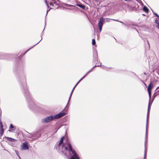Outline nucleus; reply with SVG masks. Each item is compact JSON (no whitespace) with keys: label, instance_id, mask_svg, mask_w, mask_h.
Returning <instances> with one entry per match:
<instances>
[{"label":"nucleus","instance_id":"1","mask_svg":"<svg viewBox=\"0 0 159 159\" xmlns=\"http://www.w3.org/2000/svg\"><path fill=\"white\" fill-rule=\"evenodd\" d=\"M64 137L61 138L59 143L56 146V149L60 153L67 156L69 152L71 156L70 159H80L78 155L75 151L73 149L71 144L68 141L63 143Z\"/></svg>","mask_w":159,"mask_h":159},{"label":"nucleus","instance_id":"2","mask_svg":"<svg viewBox=\"0 0 159 159\" xmlns=\"http://www.w3.org/2000/svg\"><path fill=\"white\" fill-rule=\"evenodd\" d=\"M153 84L152 82H151L149 84L148 86V93L149 98V101L148 105V113H147V122H146V134H145V150H146V145L147 144V130H148V116L149 115V110L150 109V99L151 98V90L153 88Z\"/></svg>","mask_w":159,"mask_h":159},{"label":"nucleus","instance_id":"3","mask_svg":"<svg viewBox=\"0 0 159 159\" xmlns=\"http://www.w3.org/2000/svg\"><path fill=\"white\" fill-rule=\"evenodd\" d=\"M53 116H51L42 119V121L43 123H46L50 121L53 120Z\"/></svg>","mask_w":159,"mask_h":159},{"label":"nucleus","instance_id":"4","mask_svg":"<svg viewBox=\"0 0 159 159\" xmlns=\"http://www.w3.org/2000/svg\"><path fill=\"white\" fill-rule=\"evenodd\" d=\"M103 23L104 18H103V17H102L100 18L99 20L98 23V25L99 28V30L100 32H101L102 30V27L103 24Z\"/></svg>","mask_w":159,"mask_h":159},{"label":"nucleus","instance_id":"5","mask_svg":"<svg viewBox=\"0 0 159 159\" xmlns=\"http://www.w3.org/2000/svg\"><path fill=\"white\" fill-rule=\"evenodd\" d=\"M66 114V113L63 112L61 111L58 114L54 116H53V120H54L55 119H58L61 117L65 116Z\"/></svg>","mask_w":159,"mask_h":159},{"label":"nucleus","instance_id":"6","mask_svg":"<svg viewBox=\"0 0 159 159\" xmlns=\"http://www.w3.org/2000/svg\"><path fill=\"white\" fill-rule=\"evenodd\" d=\"M29 148V147L28 144L26 142L23 143L21 147V150H26Z\"/></svg>","mask_w":159,"mask_h":159},{"label":"nucleus","instance_id":"7","mask_svg":"<svg viewBox=\"0 0 159 159\" xmlns=\"http://www.w3.org/2000/svg\"><path fill=\"white\" fill-rule=\"evenodd\" d=\"M159 95V90L156 91L155 93L153 94L152 97L153 98V99L151 103H150V107H151V104H152V103L154 100V99L155 98L157 95Z\"/></svg>","mask_w":159,"mask_h":159},{"label":"nucleus","instance_id":"8","mask_svg":"<svg viewBox=\"0 0 159 159\" xmlns=\"http://www.w3.org/2000/svg\"><path fill=\"white\" fill-rule=\"evenodd\" d=\"M73 91V90H72V91H71V93L70 95V96L69 99V100H68V101L67 104V105H66V107L64 109V110H66V109H68V108L69 107H68V104L69 102H70V99H71V97L72 95V94Z\"/></svg>","mask_w":159,"mask_h":159},{"label":"nucleus","instance_id":"9","mask_svg":"<svg viewBox=\"0 0 159 159\" xmlns=\"http://www.w3.org/2000/svg\"><path fill=\"white\" fill-rule=\"evenodd\" d=\"M73 91V90H72V91H71V93L70 95V96L69 99V100H68V101L67 104V105H66V107L64 109V110H66V109H68V108L69 107H68V104L69 102H70V99H71V97L72 95V94Z\"/></svg>","mask_w":159,"mask_h":159},{"label":"nucleus","instance_id":"10","mask_svg":"<svg viewBox=\"0 0 159 159\" xmlns=\"http://www.w3.org/2000/svg\"><path fill=\"white\" fill-rule=\"evenodd\" d=\"M93 57L95 60L98 59V53L97 50H95L93 52Z\"/></svg>","mask_w":159,"mask_h":159},{"label":"nucleus","instance_id":"11","mask_svg":"<svg viewBox=\"0 0 159 159\" xmlns=\"http://www.w3.org/2000/svg\"><path fill=\"white\" fill-rule=\"evenodd\" d=\"M14 128V127L13 126L12 124H11L10 125V126L9 128V129L8 131L10 132H13L15 130V129H11V128Z\"/></svg>","mask_w":159,"mask_h":159},{"label":"nucleus","instance_id":"12","mask_svg":"<svg viewBox=\"0 0 159 159\" xmlns=\"http://www.w3.org/2000/svg\"><path fill=\"white\" fill-rule=\"evenodd\" d=\"M100 66L99 65H95L94 66H93L91 70H90L89 71L87 72V73L83 77L84 78L90 72L92 71L93 68H94V67H96L99 66Z\"/></svg>","mask_w":159,"mask_h":159},{"label":"nucleus","instance_id":"13","mask_svg":"<svg viewBox=\"0 0 159 159\" xmlns=\"http://www.w3.org/2000/svg\"><path fill=\"white\" fill-rule=\"evenodd\" d=\"M7 138L8 140L9 141H11V142H15V141H16V140L15 139H12L11 138L7 137Z\"/></svg>","mask_w":159,"mask_h":159},{"label":"nucleus","instance_id":"14","mask_svg":"<svg viewBox=\"0 0 159 159\" xmlns=\"http://www.w3.org/2000/svg\"><path fill=\"white\" fill-rule=\"evenodd\" d=\"M26 136L29 138H32L33 137H34L35 136L34 134L28 133V134H26Z\"/></svg>","mask_w":159,"mask_h":159},{"label":"nucleus","instance_id":"15","mask_svg":"<svg viewBox=\"0 0 159 159\" xmlns=\"http://www.w3.org/2000/svg\"><path fill=\"white\" fill-rule=\"evenodd\" d=\"M143 10L146 13L148 12L149 10L148 8L146 6H144L143 7Z\"/></svg>","mask_w":159,"mask_h":159},{"label":"nucleus","instance_id":"16","mask_svg":"<svg viewBox=\"0 0 159 159\" xmlns=\"http://www.w3.org/2000/svg\"><path fill=\"white\" fill-rule=\"evenodd\" d=\"M42 37H41V40L39 42H38L37 44H36L35 45H34L33 47H32V48H30L28 50H27L23 54V55L21 56V57H22L23 55H24L27 52H28L30 49L31 48H33L34 46H35L37 44H38L39 42L41 41V40H42Z\"/></svg>","mask_w":159,"mask_h":159},{"label":"nucleus","instance_id":"17","mask_svg":"<svg viewBox=\"0 0 159 159\" xmlns=\"http://www.w3.org/2000/svg\"><path fill=\"white\" fill-rule=\"evenodd\" d=\"M22 85L23 86L25 90V89L26 88V84L25 80L23 82V83L22 84Z\"/></svg>","mask_w":159,"mask_h":159},{"label":"nucleus","instance_id":"18","mask_svg":"<svg viewBox=\"0 0 159 159\" xmlns=\"http://www.w3.org/2000/svg\"><path fill=\"white\" fill-rule=\"evenodd\" d=\"M77 6L80 7L81 8H82L83 9H85V7L82 4H77Z\"/></svg>","mask_w":159,"mask_h":159},{"label":"nucleus","instance_id":"19","mask_svg":"<svg viewBox=\"0 0 159 159\" xmlns=\"http://www.w3.org/2000/svg\"><path fill=\"white\" fill-rule=\"evenodd\" d=\"M110 20H111V19H109V18H105V19L104 18V21L106 22H109L110 21Z\"/></svg>","mask_w":159,"mask_h":159},{"label":"nucleus","instance_id":"20","mask_svg":"<svg viewBox=\"0 0 159 159\" xmlns=\"http://www.w3.org/2000/svg\"><path fill=\"white\" fill-rule=\"evenodd\" d=\"M3 133H4L3 129H2L1 130L0 129V134L1 136L3 134Z\"/></svg>","mask_w":159,"mask_h":159},{"label":"nucleus","instance_id":"21","mask_svg":"<svg viewBox=\"0 0 159 159\" xmlns=\"http://www.w3.org/2000/svg\"><path fill=\"white\" fill-rule=\"evenodd\" d=\"M96 44L95 41L94 39H93L92 42V44L93 45H95Z\"/></svg>","mask_w":159,"mask_h":159},{"label":"nucleus","instance_id":"22","mask_svg":"<svg viewBox=\"0 0 159 159\" xmlns=\"http://www.w3.org/2000/svg\"><path fill=\"white\" fill-rule=\"evenodd\" d=\"M84 79V78L83 77H82L79 81L76 84H75V86H76L77 85L79 84V83L83 79Z\"/></svg>","mask_w":159,"mask_h":159},{"label":"nucleus","instance_id":"23","mask_svg":"<svg viewBox=\"0 0 159 159\" xmlns=\"http://www.w3.org/2000/svg\"><path fill=\"white\" fill-rule=\"evenodd\" d=\"M0 124L1 125L0 126V129L1 130L2 129H3V126L2 125V123H0Z\"/></svg>","mask_w":159,"mask_h":159},{"label":"nucleus","instance_id":"24","mask_svg":"<svg viewBox=\"0 0 159 159\" xmlns=\"http://www.w3.org/2000/svg\"><path fill=\"white\" fill-rule=\"evenodd\" d=\"M15 152H16V153L17 154V156L19 157V156H20L19 155V152H18V151H16Z\"/></svg>","mask_w":159,"mask_h":159},{"label":"nucleus","instance_id":"25","mask_svg":"<svg viewBox=\"0 0 159 159\" xmlns=\"http://www.w3.org/2000/svg\"><path fill=\"white\" fill-rule=\"evenodd\" d=\"M154 14L159 18V16L156 13H154Z\"/></svg>","mask_w":159,"mask_h":159},{"label":"nucleus","instance_id":"26","mask_svg":"<svg viewBox=\"0 0 159 159\" xmlns=\"http://www.w3.org/2000/svg\"><path fill=\"white\" fill-rule=\"evenodd\" d=\"M25 93H27L28 94H29V93L28 92V91L26 90V91H25Z\"/></svg>","mask_w":159,"mask_h":159},{"label":"nucleus","instance_id":"27","mask_svg":"<svg viewBox=\"0 0 159 159\" xmlns=\"http://www.w3.org/2000/svg\"><path fill=\"white\" fill-rule=\"evenodd\" d=\"M54 2V4H56V2L55 0H52Z\"/></svg>","mask_w":159,"mask_h":159},{"label":"nucleus","instance_id":"28","mask_svg":"<svg viewBox=\"0 0 159 159\" xmlns=\"http://www.w3.org/2000/svg\"><path fill=\"white\" fill-rule=\"evenodd\" d=\"M120 23H122V24H124V25H125V23H124L123 22H121V21H120Z\"/></svg>","mask_w":159,"mask_h":159},{"label":"nucleus","instance_id":"29","mask_svg":"<svg viewBox=\"0 0 159 159\" xmlns=\"http://www.w3.org/2000/svg\"><path fill=\"white\" fill-rule=\"evenodd\" d=\"M76 87V86H75L73 88L72 90L73 91H74V90L75 89V88Z\"/></svg>","mask_w":159,"mask_h":159},{"label":"nucleus","instance_id":"30","mask_svg":"<svg viewBox=\"0 0 159 159\" xmlns=\"http://www.w3.org/2000/svg\"><path fill=\"white\" fill-rule=\"evenodd\" d=\"M50 5H53V3H50Z\"/></svg>","mask_w":159,"mask_h":159},{"label":"nucleus","instance_id":"31","mask_svg":"<svg viewBox=\"0 0 159 159\" xmlns=\"http://www.w3.org/2000/svg\"><path fill=\"white\" fill-rule=\"evenodd\" d=\"M46 4H47V6L48 7V6H48V3H47V2H46Z\"/></svg>","mask_w":159,"mask_h":159},{"label":"nucleus","instance_id":"32","mask_svg":"<svg viewBox=\"0 0 159 159\" xmlns=\"http://www.w3.org/2000/svg\"><path fill=\"white\" fill-rule=\"evenodd\" d=\"M159 88V86L157 88V89H156V90H155V91H157V89H158Z\"/></svg>","mask_w":159,"mask_h":159},{"label":"nucleus","instance_id":"33","mask_svg":"<svg viewBox=\"0 0 159 159\" xmlns=\"http://www.w3.org/2000/svg\"><path fill=\"white\" fill-rule=\"evenodd\" d=\"M112 20H115V21H118L117 20H115V19H112Z\"/></svg>","mask_w":159,"mask_h":159},{"label":"nucleus","instance_id":"34","mask_svg":"<svg viewBox=\"0 0 159 159\" xmlns=\"http://www.w3.org/2000/svg\"><path fill=\"white\" fill-rule=\"evenodd\" d=\"M143 84H144L146 86H147L146 84L145 83L143 82Z\"/></svg>","mask_w":159,"mask_h":159},{"label":"nucleus","instance_id":"35","mask_svg":"<svg viewBox=\"0 0 159 159\" xmlns=\"http://www.w3.org/2000/svg\"><path fill=\"white\" fill-rule=\"evenodd\" d=\"M147 42H148V44L149 45V43L148 42V40H147Z\"/></svg>","mask_w":159,"mask_h":159},{"label":"nucleus","instance_id":"36","mask_svg":"<svg viewBox=\"0 0 159 159\" xmlns=\"http://www.w3.org/2000/svg\"><path fill=\"white\" fill-rule=\"evenodd\" d=\"M66 6H72V5H68V4H67Z\"/></svg>","mask_w":159,"mask_h":159},{"label":"nucleus","instance_id":"37","mask_svg":"<svg viewBox=\"0 0 159 159\" xmlns=\"http://www.w3.org/2000/svg\"><path fill=\"white\" fill-rule=\"evenodd\" d=\"M19 158L20 159H21L20 156H19Z\"/></svg>","mask_w":159,"mask_h":159},{"label":"nucleus","instance_id":"38","mask_svg":"<svg viewBox=\"0 0 159 159\" xmlns=\"http://www.w3.org/2000/svg\"><path fill=\"white\" fill-rule=\"evenodd\" d=\"M105 67L104 68L105 69H106V68H107V67Z\"/></svg>","mask_w":159,"mask_h":159},{"label":"nucleus","instance_id":"39","mask_svg":"<svg viewBox=\"0 0 159 159\" xmlns=\"http://www.w3.org/2000/svg\"><path fill=\"white\" fill-rule=\"evenodd\" d=\"M48 10L47 11V14L48 13Z\"/></svg>","mask_w":159,"mask_h":159},{"label":"nucleus","instance_id":"40","mask_svg":"<svg viewBox=\"0 0 159 159\" xmlns=\"http://www.w3.org/2000/svg\"><path fill=\"white\" fill-rule=\"evenodd\" d=\"M125 0V1H127V0Z\"/></svg>","mask_w":159,"mask_h":159}]
</instances>
